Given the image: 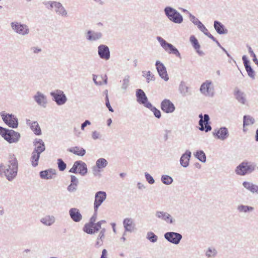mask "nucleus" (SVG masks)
Here are the masks:
<instances>
[{
  "label": "nucleus",
  "mask_w": 258,
  "mask_h": 258,
  "mask_svg": "<svg viewBox=\"0 0 258 258\" xmlns=\"http://www.w3.org/2000/svg\"><path fill=\"white\" fill-rule=\"evenodd\" d=\"M18 162L16 157L11 155L6 164L0 165V174H3L9 181L13 180L17 176Z\"/></svg>",
  "instance_id": "f257e3e1"
},
{
  "label": "nucleus",
  "mask_w": 258,
  "mask_h": 258,
  "mask_svg": "<svg viewBox=\"0 0 258 258\" xmlns=\"http://www.w3.org/2000/svg\"><path fill=\"white\" fill-rule=\"evenodd\" d=\"M0 135L8 143H17L20 138V134L12 130H9L0 126Z\"/></svg>",
  "instance_id": "f03ea898"
},
{
  "label": "nucleus",
  "mask_w": 258,
  "mask_h": 258,
  "mask_svg": "<svg viewBox=\"0 0 258 258\" xmlns=\"http://www.w3.org/2000/svg\"><path fill=\"white\" fill-rule=\"evenodd\" d=\"M164 12L165 16L171 22L175 24H181L183 22L182 16L175 9L171 7H166Z\"/></svg>",
  "instance_id": "7ed1b4c3"
},
{
  "label": "nucleus",
  "mask_w": 258,
  "mask_h": 258,
  "mask_svg": "<svg viewBox=\"0 0 258 258\" xmlns=\"http://www.w3.org/2000/svg\"><path fill=\"white\" fill-rule=\"evenodd\" d=\"M200 92L205 97H213L216 93L213 82L210 80L205 81L201 84Z\"/></svg>",
  "instance_id": "20e7f679"
},
{
  "label": "nucleus",
  "mask_w": 258,
  "mask_h": 258,
  "mask_svg": "<svg viewBox=\"0 0 258 258\" xmlns=\"http://www.w3.org/2000/svg\"><path fill=\"white\" fill-rule=\"evenodd\" d=\"M256 165L251 162L244 161L241 163L235 169V173L239 175H245L253 172Z\"/></svg>",
  "instance_id": "39448f33"
},
{
  "label": "nucleus",
  "mask_w": 258,
  "mask_h": 258,
  "mask_svg": "<svg viewBox=\"0 0 258 258\" xmlns=\"http://www.w3.org/2000/svg\"><path fill=\"white\" fill-rule=\"evenodd\" d=\"M157 40L159 42L161 47L169 54L175 55L177 57L180 58L181 55L178 49L175 48L172 44L166 42L161 37H157Z\"/></svg>",
  "instance_id": "423d86ee"
},
{
  "label": "nucleus",
  "mask_w": 258,
  "mask_h": 258,
  "mask_svg": "<svg viewBox=\"0 0 258 258\" xmlns=\"http://www.w3.org/2000/svg\"><path fill=\"white\" fill-rule=\"evenodd\" d=\"M11 26L14 32L20 35L26 36L30 33V29L28 25L21 22H13L11 23Z\"/></svg>",
  "instance_id": "0eeeda50"
},
{
  "label": "nucleus",
  "mask_w": 258,
  "mask_h": 258,
  "mask_svg": "<svg viewBox=\"0 0 258 258\" xmlns=\"http://www.w3.org/2000/svg\"><path fill=\"white\" fill-rule=\"evenodd\" d=\"M69 172L74 173H79L82 176H85L88 172L87 165L82 161H77L74 162Z\"/></svg>",
  "instance_id": "6e6552de"
},
{
  "label": "nucleus",
  "mask_w": 258,
  "mask_h": 258,
  "mask_svg": "<svg viewBox=\"0 0 258 258\" xmlns=\"http://www.w3.org/2000/svg\"><path fill=\"white\" fill-rule=\"evenodd\" d=\"M4 122L9 127L16 128L18 125V120L16 116L12 114L7 113L5 112L1 113Z\"/></svg>",
  "instance_id": "1a4fd4ad"
},
{
  "label": "nucleus",
  "mask_w": 258,
  "mask_h": 258,
  "mask_svg": "<svg viewBox=\"0 0 258 258\" xmlns=\"http://www.w3.org/2000/svg\"><path fill=\"white\" fill-rule=\"evenodd\" d=\"M53 100L58 105H64L67 101V97L64 92L60 90H56L50 93Z\"/></svg>",
  "instance_id": "9d476101"
},
{
  "label": "nucleus",
  "mask_w": 258,
  "mask_h": 258,
  "mask_svg": "<svg viewBox=\"0 0 258 258\" xmlns=\"http://www.w3.org/2000/svg\"><path fill=\"white\" fill-rule=\"evenodd\" d=\"M200 118L199 121V124L200 126L199 130L201 131H205L207 133L212 130V127L209 124L210 117L208 114H205L204 116L201 113L199 115Z\"/></svg>",
  "instance_id": "9b49d317"
},
{
  "label": "nucleus",
  "mask_w": 258,
  "mask_h": 258,
  "mask_svg": "<svg viewBox=\"0 0 258 258\" xmlns=\"http://www.w3.org/2000/svg\"><path fill=\"white\" fill-rule=\"evenodd\" d=\"M164 238L169 242L175 244H178L182 239L181 234L175 232H167L164 234Z\"/></svg>",
  "instance_id": "f8f14e48"
},
{
  "label": "nucleus",
  "mask_w": 258,
  "mask_h": 258,
  "mask_svg": "<svg viewBox=\"0 0 258 258\" xmlns=\"http://www.w3.org/2000/svg\"><path fill=\"white\" fill-rule=\"evenodd\" d=\"M235 98L237 102L243 105H248V100L246 94L238 88H235L233 91Z\"/></svg>",
  "instance_id": "ddd939ff"
},
{
  "label": "nucleus",
  "mask_w": 258,
  "mask_h": 258,
  "mask_svg": "<svg viewBox=\"0 0 258 258\" xmlns=\"http://www.w3.org/2000/svg\"><path fill=\"white\" fill-rule=\"evenodd\" d=\"M155 217L159 220H162L170 224H173L175 220L168 213L163 211H157L155 214Z\"/></svg>",
  "instance_id": "4468645a"
},
{
  "label": "nucleus",
  "mask_w": 258,
  "mask_h": 258,
  "mask_svg": "<svg viewBox=\"0 0 258 258\" xmlns=\"http://www.w3.org/2000/svg\"><path fill=\"white\" fill-rule=\"evenodd\" d=\"M229 131L226 127H221L219 129H215L213 132V136L217 139L224 141L229 137Z\"/></svg>",
  "instance_id": "2eb2a0df"
},
{
  "label": "nucleus",
  "mask_w": 258,
  "mask_h": 258,
  "mask_svg": "<svg viewBox=\"0 0 258 258\" xmlns=\"http://www.w3.org/2000/svg\"><path fill=\"white\" fill-rule=\"evenodd\" d=\"M106 193L103 191H99L95 194L94 203V208L95 212L97 211L99 207L106 200Z\"/></svg>",
  "instance_id": "dca6fc26"
},
{
  "label": "nucleus",
  "mask_w": 258,
  "mask_h": 258,
  "mask_svg": "<svg viewBox=\"0 0 258 258\" xmlns=\"http://www.w3.org/2000/svg\"><path fill=\"white\" fill-rule=\"evenodd\" d=\"M33 99L37 105L43 108H45L48 104L47 96L40 91H37L35 93Z\"/></svg>",
  "instance_id": "f3484780"
},
{
  "label": "nucleus",
  "mask_w": 258,
  "mask_h": 258,
  "mask_svg": "<svg viewBox=\"0 0 258 258\" xmlns=\"http://www.w3.org/2000/svg\"><path fill=\"white\" fill-rule=\"evenodd\" d=\"M155 66L159 76L165 81H168L169 77L166 68L164 64L159 60H157L155 63Z\"/></svg>",
  "instance_id": "a211bd4d"
},
{
  "label": "nucleus",
  "mask_w": 258,
  "mask_h": 258,
  "mask_svg": "<svg viewBox=\"0 0 258 258\" xmlns=\"http://www.w3.org/2000/svg\"><path fill=\"white\" fill-rule=\"evenodd\" d=\"M98 54L101 59L108 60L110 57V52L109 47L104 44L99 45L98 47Z\"/></svg>",
  "instance_id": "6ab92c4d"
},
{
  "label": "nucleus",
  "mask_w": 258,
  "mask_h": 258,
  "mask_svg": "<svg viewBox=\"0 0 258 258\" xmlns=\"http://www.w3.org/2000/svg\"><path fill=\"white\" fill-rule=\"evenodd\" d=\"M103 34L101 32L93 30H88L85 33L86 40L89 42H95L101 39Z\"/></svg>",
  "instance_id": "aec40b11"
},
{
  "label": "nucleus",
  "mask_w": 258,
  "mask_h": 258,
  "mask_svg": "<svg viewBox=\"0 0 258 258\" xmlns=\"http://www.w3.org/2000/svg\"><path fill=\"white\" fill-rule=\"evenodd\" d=\"M162 110L166 113H171L175 109L173 103L169 99H165L161 103Z\"/></svg>",
  "instance_id": "412c9836"
},
{
  "label": "nucleus",
  "mask_w": 258,
  "mask_h": 258,
  "mask_svg": "<svg viewBox=\"0 0 258 258\" xmlns=\"http://www.w3.org/2000/svg\"><path fill=\"white\" fill-rule=\"evenodd\" d=\"M69 214L71 219L75 222H80L83 219L79 209L77 208H71L69 211Z\"/></svg>",
  "instance_id": "4be33fe9"
},
{
  "label": "nucleus",
  "mask_w": 258,
  "mask_h": 258,
  "mask_svg": "<svg viewBox=\"0 0 258 258\" xmlns=\"http://www.w3.org/2000/svg\"><path fill=\"white\" fill-rule=\"evenodd\" d=\"M136 96L137 98V101L140 104H143L145 107H147V104H151V103L148 101V98L142 90H137Z\"/></svg>",
  "instance_id": "5701e85b"
},
{
  "label": "nucleus",
  "mask_w": 258,
  "mask_h": 258,
  "mask_svg": "<svg viewBox=\"0 0 258 258\" xmlns=\"http://www.w3.org/2000/svg\"><path fill=\"white\" fill-rule=\"evenodd\" d=\"M53 9L55 13L58 16L66 17H68V12L63 5L58 2H55Z\"/></svg>",
  "instance_id": "b1692460"
},
{
  "label": "nucleus",
  "mask_w": 258,
  "mask_h": 258,
  "mask_svg": "<svg viewBox=\"0 0 258 258\" xmlns=\"http://www.w3.org/2000/svg\"><path fill=\"white\" fill-rule=\"evenodd\" d=\"M34 149L33 151L35 153L41 154L45 150V147L44 142L40 139H36L33 142Z\"/></svg>",
  "instance_id": "393cba45"
},
{
  "label": "nucleus",
  "mask_w": 258,
  "mask_h": 258,
  "mask_svg": "<svg viewBox=\"0 0 258 258\" xmlns=\"http://www.w3.org/2000/svg\"><path fill=\"white\" fill-rule=\"evenodd\" d=\"M123 225L125 231L132 232L135 229V223L131 218H126L123 221Z\"/></svg>",
  "instance_id": "a878e982"
},
{
  "label": "nucleus",
  "mask_w": 258,
  "mask_h": 258,
  "mask_svg": "<svg viewBox=\"0 0 258 258\" xmlns=\"http://www.w3.org/2000/svg\"><path fill=\"white\" fill-rule=\"evenodd\" d=\"M242 59L248 76L251 79H254L255 78V73L249 64V60L246 55H243Z\"/></svg>",
  "instance_id": "bb28decb"
},
{
  "label": "nucleus",
  "mask_w": 258,
  "mask_h": 258,
  "mask_svg": "<svg viewBox=\"0 0 258 258\" xmlns=\"http://www.w3.org/2000/svg\"><path fill=\"white\" fill-rule=\"evenodd\" d=\"M40 221L46 226H51L55 223L56 218L53 215H46L41 218Z\"/></svg>",
  "instance_id": "cd10ccee"
},
{
  "label": "nucleus",
  "mask_w": 258,
  "mask_h": 258,
  "mask_svg": "<svg viewBox=\"0 0 258 258\" xmlns=\"http://www.w3.org/2000/svg\"><path fill=\"white\" fill-rule=\"evenodd\" d=\"M96 219V216L94 215L90 219V221L89 223H86L84 227H83V231L90 234H92L94 233V230L92 231V227L93 226V224H94L95 221Z\"/></svg>",
  "instance_id": "c85d7f7f"
},
{
  "label": "nucleus",
  "mask_w": 258,
  "mask_h": 258,
  "mask_svg": "<svg viewBox=\"0 0 258 258\" xmlns=\"http://www.w3.org/2000/svg\"><path fill=\"white\" fill-rule=\"evenodd\" d=\"M191 153L189 150H186L183 154L180 159V164L183 167H187L189 165V161L191 157Z\"/></svg>",
  "instance_id": "c756f323"
},
{
  "label": "nucleus",
  "mask_w": 258,
  "mask_h": 258,
  "mask_svg": "<svg viewBox=\"0 0 258 258\" xmlns=\"http://www.w3.org/2000/svg\"><path fill=\"white\" fill-rule=\"evenodd\" d=\"M26 124L30 126L36 135H40L41 134V130L37 121L32 122L30 119H27Z\"/></svg>",
  "instance_id": "7c9ffc66"
},
{
  "label": "nucleus",
  "mask_w": 258,
  "mask_h": 258,
  "mask_svg": "<svg viewBox=\"0 0 258 258\" xmlns=\"http://www.w3.org/2000/svg\"><path fill=\"white\" fill-rule=\"evenodd\" d=\"M237 210L240 213L248 214L254 211V208L252 206L240 204L237 207Z\"/></svg>",
  "instance_id": "2f4dec72"
},
{
  "label": "nucleus",
  "mask_w": 258,
  "mask_h": 258,
  "mask_svg": "<svg viewBox=\"0 0 258 258\" xmlns=\"http://www.w3.org/2000/svg\"><path fill=\"white\" fill-rule=\"evenodd\" d=\"M204 254L206 258H215L217 255L218 251L214 246H209L204 250Z\"/></svg>",
  "instance_id": "473e14b6"
},
{
  "label": "nucleus",
  "mask_w": 258,
  "mask_h": 258,
  "mask_svg": "<svg viewBox=\"0 0 258 258\" xmlns=\"http://www.w3.org/2000/svg\"><path fill=\"white\" fill-rule=\"evenodd\" d=\"M55 174V170L50 169L40 172V176L42 179H50Z\"/></svg>",
  "instance_id": "72a5a7b5"
},
{
  "label": "nucleus",
  "mask_w": 258,
  "mask_h": 258,
  "mask_svg": "<svg viewBox=\"0 0 258 258\" xmlns=\"http://www.w3.org/2000/svg\"><path fill=\"white\" fill-rule=\"evenodd\" d=\"M179 91L183 96H186L191 94L189 87L186 83L184 81H181L179 85Z\"/></svg>",
  "instance_id": "f704fd0d"
},
{
  "label": "nucleus",
  "mask_w": 258,
  "mask_h": 258,
  "mask_svg": "<svg viewBox=\"0 0 258 258\" xmlns=\"http://www.w3.org/2000/svg\"><path fill=\"white\" fill-rule=\"evenodd\" d=\"M243 185L246 189L252 194H258V185L247 181L243 182Z\"/></svg>",
  "instance_id": "c9c22d12"
},
{
  "label": "nucleus",
  "mask_w": 258,
  "mask_h": 258,
  "mask_svg": "<svg viewBox=\"0 0 258 258\" xmlns=\"http://www.w3.org/2000/svg\"><path fill=\"white\" fill-rule=\"evenodd\" d=\"M214 27L217 32L219 34L227 33V30L225 29L224 26L221 23L217 21H214Z\"/></svg>",
  "instance_id": "e433bc0d"
},
{
  "label": "nucleus",
  "mask_w": 258,
  "mask_h": 258,
  "mask_svg": "<svg viewBox=\"0 0 258 258\" xmlns=\"http://www.w3.org/2000/svg\"><path fill=\"white\" fill-rule=\"evenodd\" d=\"M255 122V120L254 118L250 115H246L243 116V131L244 132H246V130L244 128L245 126H248L250 125L253 124Z\"/></svg>",
  "instance_id": "4c0bfd02"
},
{
  "label": "nucleus",
  "mask_w": 258,
  "mask_h": 258,
  "mask_svg": "<svg viewBox=\"0 0 258 258\" xmlns=\"http://www.w3.org/2000/svg\"><path fill=\"white\" fill-rule=\"evenodd\" d=\"M40 154L35 153L33 151L30 157V161L33 167H35L38 165L39 159L40 158Z\"/></svg>",
  "instance_id": "58836bf2"
},
{
  "label": "nucleus",
  "mask_w": 258,
  "mask_h": 258,
  "mask_svg": "<svg viewBox=\"0 0 258 258\" xmlns=\"http://www.w3.org/2000/svg\"><path fill=\"white\" fill-rule=\"evenodd\" d=\"M69 151L78 156H83L86 153V150L79 147H75L70 148Z\"/></svg>",
  "instance_id": "ea45409f"
},
{
  "label": "nucleus",
  "mask_w": 258,
  "mask_h": 258,
  "mask_svg": "<svg viewBox=\"0 0 258 258\" xmlns=\"http://www.w3.org/2000/svg\"><path fill=\"white\" fill-rule=\"evenodd\" d=\"M190 42L192 44L194 48L197 50V52L201 54L202 53V52L199 50L201 46L195 36L192 35L190 37Z\"/></svg>",
  "instance_id": "a19ab883"
},
{
  "label": "nucleus",
  "mask_w": 258,
  "mask_h": 258,
  "mask_svg": "<svg viewBox=\"0 0 258 258\" xmlns=\"http://www.w3.org/2000/svg\"><path fill=\"white\" fill-rule=\"evenodd\" d=\"M130 77L128 75H126L120 81L121 82V89L123 92H125L130 86Z\"/></svg>",
  "instance_id": "79ce46f5"
},
{
  "label": "nucleus",
  "mask_w": 258,
  "mask_h": 258,
  "mask_svg": "<svg viewBox=\"0 0 258 258\" xmlns=\"http://www.w3.org/2000/svg\"><path fill=\"white\" fill-rule=\"evenodd\" d=\"M107 165L108 162L105 158H101L97 160L96 161L95 165L101 170L105 168Z\"/></svg>",
  "instance_id": "37998d69"
},
{
  "label": "nucleus",
  "mask_w": 258,
  "mask_h": 258,
  "mask_svg": "<svg viewBox=\"0 0 258 258\" xmlns=\"http://www.w3.org/2000/svg\"><path fill=\"white\" fill-rule=\"evenodd\" d=\"M148 109H149L154 114V116L159 119L161 117V111L157 108H156L155 107L153 106L152 104H147V107H146Z\"/></svg>",
  "instance_id": "c03bdc74"
},
{
  "label": "nucleus",
  "mask_w": 258,
  "mask_h": 258,
  "mask_svg": "<svg viewBox=\"0 0 258 258\" xmlns=\"http://www.w3.org/2000/svg\"><path fill=\"white\" fill-rule=\"evenodd\" d=\"M161 180L163 183L166 185L171 184L173 181V178L168 175H163L161 176Z\"/></svg>",
  "instance_id": "a18cd8bd"
},
{
  "label": "nucleus",
  "mask_w": 258,
  "mask_h": 258,
  "mask_svg": "<svg viewBox=\"0 0 258 258\" xmlns=\"http://www.w3.org/2000/svg\"><path fill=\"white\" fill-rule=\"evenodd\" d=\"M195 157L202 162H205L206 157L205 153L203 151H198L195 154Z\"/></svg>",
  "instance_id": "49530a36"
},
{
  "label": "nucleus",
  "mask_w": 258,
  "mask_h": 258,
  "mask_svg": "<svg viewBox=\"0 0 258 258\" xmlns=\"http://www.w3.org/2000/svg\"><path fill=\"white\" fill-rule=\"evenodd\" d=\"M146 238L148 240H149L150 242L155 243L157 241L158 236L155 234L153 232H148L147 233Z\"/></svg>",
  "instance_id": "de8ad7c7"
},
{
  "label": "nucleus",
  "mask_w": 258,
  "mask_h": 258,
  "mask_svg": "<svg viewBox=\"0 0 258 258\" xmlns=\"http://www.w3.org/2000/svg\"><path fill=\"white\" fill-rule=\"evenodd\" d=\"M143 76L145 77L148 83L154 80V76L150 71H142Z\"/></svg>",
  "instance_id": "09e8293b"
},
{
  "label": "nucleus",
  "mask_w": 258,
  "mask_h": 258,
  "mask_svg": "<svg viewBox=\"0 0 258 258\" xmlns=\"http://www.w3.org/2000/svg\"><path fill=\"white\" fill-rule=\"evenodd\" d=\"M93 80L96 85H102V81L103 77L101 76H97L95 75H93Z\"/></svg>",
  "instance_id": "8fccbe9b"
},
{
  "label": "nucleus",
  "mask_w": 258,
  "mask_h": 258,
  "mask_svg": "<svg viewBox=\"0 0 258 258\" xmlns=\"http://www.w3.org/2000/svg\"><path fill=\"white\" fill-rule=\"evenodd\" d=\"M57 165L59 170L61 171L64 170L67 167L66 164L61 159H57Z\"/></svg>",
  "instance_id": "3c124183"
},
{
  "label": "nucleus",
  "mask_w": 258,
  "mask_h": 258,
  "mask_svg": "<svg viewBox=\"0 0 258 258\" xmlns=\"http://www.w3.org/2000/svg\"><path fill=\"white\" fill-rule=\"evenodd\" d=\"M56 1H44L42 4L45 6L46 8L49 10H52Z\"/></svg>",
  "instance_id": "603ef678"
},
{
  "label": "nucleus",
  "mask_w": 258,
  "mask_h": 258,
  "mask_svg": "<svg viewBox=\"0 0 258 258\" xmlns=\"http://www.w3.org/2000/svg\"><path fill=\"white\" fill-rule=\"evenodd\" d=\"M91 137L93 140H96L98 139H101L102 135L99 132L97 131H93L91 133Z\"/></svg>",
  "instance_id": "864d4df0"
},
{
  "label": "nucleus",
  "mask_w": 258,
  "mask_h": 258,
  "mask_svg": "<svg viewBox=\"0 0 258 258\" xmlns=\"http://www.w3.org/2000/svg\"><path fill=\"white\" fill-rule=\"evenodd\" d=\"M92 173L94 176H100V172L102 171L100 168H98L96 165L92 168Z\"/></svg>",
  "instance_id": "5fc2aeb1"
},
{
  "label": "nucleus",
  "mask_w": 258,
  "mask_h": 258,
  "mask_svg": "<svg viewBox=\"0 0 258 258\" xmlns=\"http://www.w3.org/2000/svg\"><path fill=\"white\" fill-rule=\"evenodd\" d=\"M189 19L195 25L198 26L200 24L201 22L199 20L198 18H197L195 16L192 15L191 14H189Z\"/></svg>",
  "instance_id": "6e6d98bb"
},
{
  "label": "nucleus",
  "mask_w": 258,
  "mask_h": 258,
  "mask_svg": "<svg viewBox=\"0 0 258 258\" xmlns=\"http://www.w3.org/2000/svg\"><path fill=\"white\" fill-rule=\"evenodd\" d=\"M145 176L146 180L148 181V182L150 184H152L154 183L155 180L154 179L153 177L148 173L146 172L145 173Z\"/></svg>",
  "instance_id": "4d7b16f0"
},
{
  "label": "nucleus",
  "mask_w": 258,
  "mask_h": 258,
  "mask_svg": "<svg viewBox=\"0 0 258 258\" xmlns=\"http://www.w3.org/2000/svg\"><path fill=\"white\" fill-rule=\"evenodd\" d=\"M105 92H106V97H105L106 106L108 108V110L110 111L113 112L114 111V110H113V108L111 107V106L110 104L109 101V99H108V94H107V90H106Z\"/></svg>",
  "instance_id": "13d9d810"
},
{
  "label": "nucleus",
  "mask_w": 258,
  "mask_h": 258,
  "mask_svg": "<svg viewBox=\"0 0 258 258\" xmlns=\"http://www.w3.org/2000/svg\"><path fill=\"white\" fill-rule=\"evenodd\" d=\"M78 185H76V184L71 183L68 187V190L70 192H75L77 189Z\"/></svg>",
  "instance_id": "bf43d9fd"
},
{
  "label": "nucleus",
  "mask_w": 258,
  "mask_h": 258,
  "mask_svg": "<svg viewBox=\"0 0 258 258\" xmlns=\"http://www.w3.org/2000/svg\"><path fill=\"white\" fill-rule=\"evenodd\" d=\"M91 124V122L89 120H86L84 122H83L81 125V130L82 131H85V128L88 125H90Z\"/></svg>",
  "instance_id": "052dcab7"
},
{
  "label": "nucleus",
  "mask_w": 258,
  "mask_h": 258,
  "mask_svg": "<svg viewBox=\"0 0 258 258\" xmlns=\"http://www.w3.org/2000/svg\"><path fill=\"white\" fill-rule=\"evenodd\" d=\"M106 221L105 220H101L96 223V226L95 227V231H98L100 229H101V225L102 224L105 223Z\"/></svg>",
  "instance_id": "680f3d73"
},
{
  "label": "nucleus",
  "mask_w": 258,
  "mask_h": 258,
  "mask_svg": "<svg viewBox=\"0 0 258 258\" xmlns=\"http://www.w3.org/2000/svg\"><path fill=\"white\" fill-rule=\"evenodd\" d=\"M30 50L31 52H32L33 53L37 54L41 51V49L39 47H32L30 48Z\"/></svg>",
  "instance_id": "e2e57ef3"
},
{
  "label": "nucleus",
  "mask_w": 258,
  "mask_h": 258,
  "mask_svg": "<svg viewBox=\"0 0 258 258\" xmlns=\"http://www.w3.org/2000/svg\"><path fill=\"white\" fill-rule=\"evenodd\" d=\"M198 28L204 34L205 33H207L208 31V29L205 27V26L202 23V22L200 23V24L198 25Z\"/></svg>",
  "instance_id": "0e129e2a"
},
{
  "label": "nucleus",
  "mask_w": 258,
  "mask_h": 258,
  "mask_svg": "<svg viewBox=\"0 0 258 258\" xmlns=\"http://www.w3.org/2000/svg\"><path fill=\"white\" fill-rule=\"evenodd\" d=\"M71 183L76 184V185H78V183H79L78 179L75 175H72L71 176Z\"/></svg>",
  "instance_id": "69168bd1"
},
{
  "label": "nucleus",
  "mask_w": 258,
  "mask_h": 258,
  "mask_svg": "<svg viewBox=\"0 0 258 258\" xmlns=\"http://www.w3.org/2000/svg\"><path fill=\"white\" fill-rule=\"evenodd\" d=\"M73 132L74 135L78 137H80L82 134L81 132L79 130V129L76 127H74Z\"/></svg>",
  "instance_id": "338daca9"
},
{
  "label": "nucleus",
  "mask_w": 258,
  "mask_h": 258,
  "mask_svg": "<svg viewBox=\"0 0 258 258\" xmlns=\"http://www.w3.org/2000/svg\"><path fill=\"white\" fill-rule=\"evenodd\" d=\"M247 47H248V52L250 54L251 56L253 58H256V55H255V53H254L253 51L252 50L251 47L249 46H248Z\"/></svg>",
  "instance_id": "774afa93"
}]
</instances>
